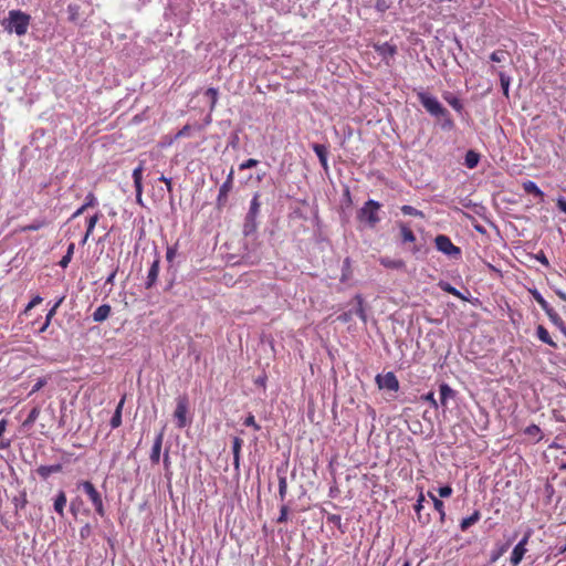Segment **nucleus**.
<instances>
[{
    "mask_svg": "<svg viewBox=\"0 0 566 566\" xmlns=\"http://www.w3.org/2000/svg\"><path fill=\"white\" fill-rule=\"evenodd\" d=\"M30 21V14L21 10H10L8 17L1 22V24L7 32L22 36L28 32Z\"/></svg>",
    "mask_w": 566,
    "mask_h": 566,
    "instance_id": "f257e3e1",
    "label": "nucleus"
},
{
    "mask_svg": "<svg viewBox=\"0 0 566 566\" xmlns=\"http://www.w3.org/2000/svg\"><path fill=\"white\" fill-rule=\"evenodd\" d=\"M381 207L382 205L374 199L367 200L357 211V221L369 229H375L381 220L379 216Z\"/></svg>",
    "mask_w": 566,
    "mask_h": 566,
    "instance_id": "f03ea898",
    "label": "nucleus"
},
{
    "mask_svg": "<svg viewBox=\"0 0 566 566\" xmlns=\"http://www.w3.org/2000/svg\"><path fill=\"white\" fill-rule=\"evenodd\" d=\"M417 98L424 109L432 116L440 117L447 114V108L438 101L437 97L429 95L426 92H418Z\"/></svg>",
    "mask_w": 566,
    "mask_h": 566,
    "instance_id": "7ed1b4c3",
    "label": "nucleus"
},
{
    "mask_svg": "<svg viewBox=\"0 0 566 566\" xmlns=\"http://www.w3.org/2000/svg\"><path fill=\"white\" fill-rule=\"evenodd\" d=\"M78 488H82L92 502L95 512L103 517L105 515L103 499L94 484L91 481H83L78 484Z\"/></svg>",
    "mask_w": 566,
    "mask_h": 566,
    "instance_id": "20e7f679",
    "label": "nucleus"
},
{
    "mask_svg": "<svg viewBox=\"0 0 566 566\" xmlns=\"http://www.w3.org/2000/svg\"><path fill=\"white\" fill-rule=\"evenodd\" d=\"M434 244L439 252L451 256V258H460L461 256V249L457 245H454L451 241V239L446 234H438L434 238Z\"/></svg>",
    "mask_w": 566,
    "mask_h": 566,
    "instance_id": "39448f33",
    "label": "nucleus"
},
{
    "mask_svg": "<svg viewBox=\"0 0 566 566\" xmlns=\"http://www.w3.org/2000/svg\"><path fill=\"white\" fill-rule=\"evenodd\" d=\"M530 537H531V532L525 533L523 538L513 548L511 557H510V563L513 566L520 565V563L523 560V558L527 552L526 545L528 544Z\"/></svg>",
    "mask_w": 566,
    "mask_h": 566,
    "instance_id": "423d86ee",
    "label": "nucleus"
},
{
    "mask_svg": "<svg viewBox=\"0 0 566 566\" xmlns=\"http://www.w3.org/2000/svg\"><path fill=\"white\" fill-rule=\"evenodd\" d=\"M187 411H188V398L186 396L178 397L177 406L174 411V417L177 421V427L182 429L187 426Z\"/></svg>",
    "mask_w": 566,
    "mask_h": 566,
    "instance_id": "0eeeda50",
    "label": "nucleus"
},
{
    "mask_svg": "<svg viewBox=\"0 0 566 566\" xmlns=\"http://www.w3.org/2000/svg\"><path fill=\"white\" fill-rule=\"evenodd\" d=\"M376 382L379 389H388L391 391H397L399 389V381L396 375L391 371L387 373L384 376L377 375Z\"/></svg>",
    "mask_w": 566,
    "mask_h": 566,
    "instance_id": "6e6552de",
    "label": "nucleus"
},
{
    "mask_svg": "<svg viewBox=\"0 0 566 566\" xmlns=\"http://www.w3.org/2000/svg\"><path fill=\"white\" fill-rule=\"evenodd\" d=\"M164 436H165V429H161L154 440V444H153L151 452L149 455V459L153 464H158L160 461V452H161Z\"/></svg>",
    "mask_w": 566,
    "mask_h": 566,
    "instance_id": "1a4fd4ad",
    "label": "nucleus"
},
{
    "mask_svg": "<svg viewBox=\"0 0 566 566\" xmlns=\"http://www.w3.org/2000/svg\"><path fill=\"white\" fill-rule=\"evenodd\" d=\"M159 264H160V258L158 254H156V258L153 261L150 269L148 271L147 277H146V282H145L146 289H151L156 284V282L158 280V274H159Z\"/></svg>",
    "mask_w": 566,
    "mask_h": 566,
    "instance_id": "9d476101",
    "label": "nucleus"
},
{
    "mask_svg": "<svg viewBox=\"0 0 566 566\" xmlns=\"http://www.w3.org/2000/svg\"><path fill=\"white\" fill-rule=\"evenodd\" d=\"M312 149L314 150V153L318 157L321 166L327 172L328 169H329L328 161H327L328 147L326 145H322V144H313L312 145Z\"/></svg>",
    "mask_w": 566,
    "mask_h": 566,
    "instance_id": "9b49d317",
    "label": "nucleus"
},
{
    "mask_svg": "<svg viewBox=\"0 0 566 566\" xmlns=\"http://www.w3.org/2000/svg\"><path fill=\"white\" fill-rule=\"evenodd\" d=\"M233 189V185L229 182H223L219 188V193L217 197V206L219 209L224 208L228 203V196L230 191Z\"/></svg>",
    "mask_w": 566,
    "mask_h": 566,
    "instance_id": "f8f14e48",
    "label": "nucleus"
},
{
    "mask_svg": "<svg viewBox=\"0 0 566 566\" xmlns=\"http://www.w3.org/2000/svg\"><path fill=\"white\" fill-rule=\"evenodd\" d=\"M423 502H424V494L422 492H420L418 499H417V503L415 504V512H416V515H417V521L421 524V525H427L429 524L430 522V515L429 514H422L421 511L423 509Z\"/></svg>",
    "mask_w": 566,
    "mask_h": 566,
    "instance_id": "ddd939ff",
    "label": "nucleus"
},
{
    "mask_svg": "<svg viewBox=\"0 0 566 566\" xmlns=\"http://www.w3.org/2000/svg\"><path fill=\"white\" fill-rule=\"evenodd\" d=\"M523 190L528 193L533 195L534 197L538 198L539 201H544V192L537 187V185L532 180H526L522 184Z\"/></svg>",
    "mask_w": 566,
    "mask_h": 566,
    "instance_id": "4468645a",
    "label": "nucleus"
},
{
    "mask_svg": "<svg viewBox=\"0 0 566 566\" xmlns=\"http://www.w3.org/2000/svg\"><path fill=\"white\" fill-rule=\"evenodd\" d=\"M398 228L402 243H413L416 241V235L407 223L398 222Z\"/></svg>",
    "mask_w": 566,
    "mask_h": 566,
    "instance_id": "2eb2a0df",
    "label": "nucleus"
},
{
    "mask_svg": "<svg viewBox=\"0 0 566 566\" xmlns=\"http://www.w3.org/2000/svg\"><path fill=\"white\" fill-rule=\"evenodd\" d=\"M62 469V464L56 463L51 465H40L36 469V472L43 480H46L51 474L61 472Z\"/></svg>",
    "mask_w": 566,
    "mask_h": 566,
    "instance_id": "dca6fc26",
    "label": "nucleus"
},
{
    "mask_svg": "<svg viewBox=\"0 0 566 566\" xmlns=\"http://www.w3.org/2000/svg\"><path fill=\"white\" fill-rule=\"evenodd\" d=\"M143 171L144 161H140L138 166L133 170V180L136 192H143Z\"/></svg>",
    "mask_w": 566,
    "mask_h": 566,
    "instance_id": "f3484780",
    "label": "nucleus"
},
{
    "mask_svg": "<svg viewBox=\"0 0 566 566\" xmlns=\"http://www.w3.org/2000/svg\"><path fill=\"white\" fill-rule=\"evenodd\" d=\"M243 440L234 437L232 440L233 467L238 470L240 468V455Z\"/></svg>",
    "mask_w": 566,
    "mask_h": 566,
    "instance_id": "a211bd4d",
    "label": "nucleus"
},
{
    "mask_svg": "<svg viewBox=\"0 0 566 566\" xmlns=\"http://www.w3.org/2000/svg\"><path fill=\"white\" fill-rule=\"evenodd\" d=\"M536 335H537L538 339L541 342H543L544 344H547L553 348H557V344L553 340L548 331L543 325L537 326Z\"/></svg>",
    "mask_w": 566,
    "mask_h": 566,
    "instance_id": "6ab92c4d",
    "label": "nucleus"
},
{
    "mask_svg": "<svg viewBox=\"0 0 566 566\" xmlns=\"http://www.w3.org/2000/svg\"><path fill=\"white\" fill-rule=\"evenodd\" d=\"M428 496L432 500L433 507L439 513L440 523L443 524L446 522V510L443 502L430 491L428 492Z\"/></svg>",
    "mask_w": 566,
    "mask_h": 566,
    "instance_id": "aec40b11",
    "label": "nucleus"
},
{
    "mask_svg": "<svg viewBox=\"0 0 566 566\" xmlns=\"http://www.w3.org/2000/svg\"><path fill=\"white\" fill-rule=\"evenodd\" d=\"M102 217L101 212H96L94 216L87 219V227L86 232L84 234V238L82 240V244H85L88 240V238L92 235L94 228L96 223L98 222L99 218Z\"/></svg>",
    "mask_w": 566,
    "mask_h": 566,
    "instance_id": "412c9836",
    "label": "nucleus"
},
{
    "mask_svg": "<svg viewBox=\"0 0 566 566\" xmlns=\"http://www.w3.org/2000/svg\"><path fill=\"white\" fill-rule=\"evenodd\" d=\"M111 311H112V308L108 304L99 305L93 313L94 322L105 321L109 316Z\"/></svg>",
    "mask_w": 566,
    "mask_h": 566,
    "instance_id": "4be33fe9",
    "label": "nucleus"
},
{
    "mask_svg": "<svg viewBox=\"0 0 566 566\" xmlns=\"http://www.w3.org/2000/svg\"><path fill=\"white\" fill-rule=\"evenodd\" d=\"M66 494L64 491H60L54 500V511L61 516H64V507L66 505Z\"/></svg>",
    "mask_w": 566,
    "mask_h": 566,
    "instance_id": "5701e85b",
    "label": "nucleus"
},
{
    "mask_svg": "<svg viewBox=\"0 0 566 566\" xmlns=\"http://www.w3.org/2000/svg\"><path fill=\"white\" fill-rule=\"evenodd\" d=\"M379 262L386 269L399 270L405 266V262L400 259H390L388 256H382L379 259Z\"/></svg>",
    "mask_w": 566,
    "mask_h": 566,
    "instance_id": "b1692460",
    "label": "nucleus"
},
{
    "mask_svg": "<svg viewBox=\"0 0 566 566\" xmlns=\"http://www.w3.org/2000/svg\"><path fill=\"white\" fill-rule=\"evenodd\" d=\"M481 518L480 511L475 510L470 516L463 518L460 524L461 531H467L469 527L474 525Z\"/></svg>",
    "mask_w": 566,
    "mask_h": 566,
    "instance_id": "393cba45",
    "label": "nucleus"
},
{
    "mask_svg": "<svg viewBox=\"0 0 566 566\" xmlns=\"http://www.w3.org/2000/svg\"><path fill=\"white\" fill-rule=\"evenodd\" d=\"M376 51L382 56H394L397 53V48L390 43H382L375 46Z\"/></svg>",
    "mask_w": 566,
    "mask_h": 566,
    "instance_id": "a878e982",
    "label": "nucleus"
},
{
    "mask_svg": "<svg viewBox=\"0 0 566 566\" xmlns=\"http://www.w3.org/2000/svg\"><path fill=\"white\" fill-rule=\"evenodd\" d=\"M8 427V420L1 419L0 420V450L8 449L11 446V440L3 437V433L6 432Z\"/></svg>",
    "mask_w": 566,
    "mask_h": 566,
    "instance_id": "bb28decb",
    "label": "nucleus"
},
{
    "mask_svg": "<svg viewBox=\"0 0 566 566\" xmlns=\"http://www.w3.org/2000/svg\"><path fill=\"white\" fill-rule=\"evenodd\" d=\"M480 161V155L474 150H468L464 158V164L468 168L473 169Z\"/></svg>",
    "mask_w": 566,
    "mask_h": 566,
    "instance_id": "cd10ccee",
    "label": "nucleus"
},
{
    "mask_svg": "<svg viewBox=\"0 0 566 566\" xmlns=\"http://www.w3.org/2000/svg\"><path fill=\"white\" fill-rule=\"evenodd\" d=\"M355 300L357 302V307L355 310V314L364 322H367V314L364 306V298L361 295L357 294L355 296Z\"/></svg>",
    "mask_w": 566,
    "mask_h": 566,
    "instance_id": "c85d7f7f",
    "label": "nucleus"
},
{
    "mask_svg": "<svg viewBox=\"0 0 566 566\" xmlns=\"http://www.w3.org/2000/svg\"><path fill=\"white\" fill-rule=\"evenodd\" d=\"M531 294L545 313L553 308L537 290L531 291Z\"/></svg>",
    "mask_w": 566,
    "mask_h": 566,
    "instance_id": "c756f323",
    "label": "nucleus"
},
{
    "mask_svg": "<svg viewBox=\"0 0 566 566\" xmlns=\"http://www.w3.org/2000/svg\"><path fill=\"white\" fill-rule=\"evenodd\" d=\"M438 285L442 291H444L458 298L465 300V297L455 287H453L450 283L440 281Z\"/></svg>",
    "mask_w": 566,
    "mask_h": 566,
    "instance_id": "7c9ffc66",
    "label": "nucleus"
},
{
    "mask_svg": "<svg viewBox=\"0 0 566 566\" xmlns=\"http://www.w3.org/2000/svg\"><path fill=\"white\" fill-rule=\"evenodd\" d=\"M74 249H75V244L74 243H70L69 247H67L65 255H63V258L59 262V265L61 268H63V269L67 268V265L70 264V262L72 260V256L74 254Z\"/></svg>",
    "mask_w": 566,
    "mask_h": 566,
    "instance_id": "2f4dec72",
    "label": "nucleus"
},
{
    "mask_svg": "<svg viewBox=\"0 0 566 566\" xmlns=\"http://www.w3.org/2000/svg\"><path fill=\"white\" fill-rule=\"evenodd\" d=\"M454 391L448 384H441L440 385V400L441 403L444 406L447 400L453 396Z\"/></svg>",
    "mask_w": 566,
    "mask_h": 566,
    "instance_id": "473e14b6",
    "label": "nucleus"
},
{
    "mask_svg": "<svg viewBox=\"0 0 566 566\" xmlns=\"http://www.w3.org/2000/svg\"><path fill=\"white\" fill-rule=\"evenodd\" d=\"M401 212L405 214V216H412V217H418V218H421L423 219L424 218V213L421 211V210H418L416 209L415 207L412 206H409V205H403L401 208H400Z\"/></svg>",
    "mask_w": 566,
    "mask_h": 566,
    "instance_id": "72a5a7b5",
    "label": "nucleus"
},
{
    "mask_svg": "<svg viewBox=\"0 0 566 566\" xmlns=\"http://www.w3.org/2000/svg\"><path fill=\"white\" fill-rule=\"evenodd\" d=\"M205 95L210 101V111L212 112L216 108V105L218 102V95H219L218 90L214 87H209L208 90H206Z\"/></svg>",
    "mask_w": 566,
    "mask_h": 566,
    "instance_id": "f704fd0d",
    "label": "nucleus"
},
{
    "mask_svg": "<svg viewBox=\"0 0 566 566\" xmlns=\"http://www.w3.org/2000/svg\"><path fill=\"white\" fill-rule=\"evenodd\" d=\"M12 503H13L15 510H23L28 504L27 492L23 491L20 493L19 496H14L12 500Z\"/></svg>",
    "mask_w": 566,
    "mask_h": 566,
    "instance_id": "c9c22d12",
    "label": "nucleus"
},
{
    "mask_svg": "<svg viewBox=\"0 0 566 566\" xmlns=\"http://www.w3.org/2000/svg\"><path fill=\"white\" fill-rule=\"evenodd\" d=\"M80 6L76 3H70L67 6L69 21L77 22L80 18Z\"/></svg>",
    "mask_w": 566,
    "mask_h": 566,
    "instance_id": "e433bc0d",
    "label": "nucleus"
},
{
    "mask_svg": "<svg viewBox=\"0 0 566 566\" xmlns=\"http://www.w3.org/2000/svg\"><path fill=\"white\" fill-rule=\"evenodd\" d=\"M524 433L530 437L536 438V441L542 440L541 428L537 424H530L525 428Z\"/></svg>",
    "mask_w": 566,
    "mask_h": 566,
    "instance_id": "4c0bfd02",
    "label": "nucleus"
},
{
    "mask_svg": "<svg viewBox=\"0 0 566 566\" xmlns=\"http://www.w3.org/2000/svg\"><path fill=\"white\" fill-rule=\"evenodd\" d=\"M546 315L555 326L558 328H564V321L554 308L547 311Z\"/></svg>",
    "mask_w": 566,
    "mask_h": 566,
    "instance_id": "58836bf2",
    "label": "nucleus"
},
{
    "mask_svg": "<svg viewBox=\"0 0 566 566\" xmlns=\"http://www.w3.org/2000/svg\"><path fill=\"white\" fill-rule=\"evenodd\" d=\"M260 195L256 192L252 200H251V205H250V210H249V217L251 218H254L258 213H259V210H260Z\"/></svg>",
    "mask_w": 566,
    "mask_h": 566,
    "instance_id": "ea45409f",
    "label": "nucleus"
},
{
    "mask_svg": "<svg viewBox=\"0 0 566 566\" xmlns=\"http://www.w3.org/2000/svg\"><path fill=\"white\" fill-rule=\"evenodd\" d=\"M39 415H40V408L39 407L32 408L31 411L29 412L27 419L23 421V426L29 427V426L33 424L36 421V419L39 418Z\"/></svg>",
    "mask_w": 566,
    "mask_h": 566,
    "instance_id": "a19ab883",
    "label": "nucleus"
},
{
    "mask_svg": "<svg viewBox=\"0 0 566 566\" xmlns=\"http://www.w3.org/2000/svg\"><path fill=\"white\" fill-rule=\"evenodd\" d=\"M286 493H287L286 476H284V475L279 476V496L282 502L285 500Z\"/></svg>",
    "mask_w": 566,
    "mask_h": 566,
    "instance_id": "79ce46f5",
    "label": "nucleus"
},
{
    "mask_svg": "<svg viewBox=\"0 0 566 566\" xmlns=\"http://www.w3.org/2000/svg\"><path fill=\"white\" fill-rule=\"evenodd\" d=\"M440 117L443 119L441 123V128L443 130H451L454 128V122L450 116V113L447 111L446 115H440Z\"/></svg>",
    "mask_w": 566,
    "mask_h": 566,
    "instance_id": "37998d69",
    "label": "nucleus"
},
{
    "mask_svg": "<svg viewBox=\"0 0 566 566\" xmlns=\"http://www.w3.org/2000/svg\"><path fill=\"white\" fill-rule=\"evenodd\" d=\"M46 226V222L45 221H34L30 224H27L24 227L21 228V231L23 232H27V231H38L42 228H44Z\"/></svg>",
    "mask_w": 566,
    "mask_h": 566,
    "instance_id": "c03bdc74",
    "label": "nucleus"
},
{
    "mask_svg": "<svg viewBox=\"0 0 566 566\" xmlns=\"http://www.w3.org/2000/svg\"><path fill=\"white\" fill-rule=\"evenodd\" d=\"M391 4H392V0H376L375 9L378 12L384 13L391 7Z\"/></svg>",
    "mask_w": 566,
    "mask_h": 566,
    "instance_id": "a18cd8bd",
    "label": "nucleus"
},
{
    "mask_svg": "<svg viewBox=\"0 0 566 566\" xmlns=\"http://www.w3.org/2000/svg\"><path fill=\"white\" fill-rule=\"evenodd\" d=\"M243 424L247 426V427H252L255 431H260L261 430V426L255 421V418L252 413H249L244 421H243Z\"/></svg>",
    "mask_w": 566,
    "mask_h": 566,
    "instance_id": "49530a36",
    "label": "nucleus"
},
{
    "mask_svg": "<svg viewBox=\"0 0 566 566\" xmlns=\"http://www.w3.org/2000/svg\"><path fill=\"white\" fill-rule=\"evenodd\" d=\"M84 208H94L97 205V198L93 192H88L84 200Z\"/></svg>",
    "mask_w": 566,
    "mask_h": 566,
    "instance_id": "de8ad7c7",
    "label": "nucleus"
},
{
    "mask_svg": "<svg viewBox=\"0 0 566 566\" xmlns=\"http://www.w3.org/2000/svg\"><path fill=\"white\" fill-rule=\"evenodd\" d=\"M61 303H62V298H61V300H59V301L54 304V306H53V307L48 312V314H46V316H45L46 325H50V324H51V321H52L53 316L55 315L56 310H57V307L61 305Z\"/></svg>",
    "mask_w": 566,
    "mask_h": 566,
    "instance_id": "09e8293b",
    "label": "nucleus"
},
{
    "mask_svg": "<svg viewBox=\"0 0 566 566\" xmlns=\"http://www.w3.org/2000/svg\"><path fill=\"white\" fill-rule=\"evenodd\" d=\"M109 423L113 429L120 427L122 426V413H119V411H115Z\"/></svg>",
    "mask_w": 566,
    "mask_h": 566,
    "instance_id": "8fccbe9b",
    "label": "nucleus"
},
{
    "mask_svg": "<svg viewBox=\"0 0 566 566\" xmlns=\"http://www.w3.org/2000/svg\"><path fill=\"white\" fill-rule=\"evenodd\" d=\"M500 81H501V86L503 88V93L507 96L509 87H510V78L505 74L501 73Z\"/></svg>",
    "mask_w": 566,
    "mask_h": 566,
    "instance_id": "3c124183",
    "label": "nucleus"
},
{
    "mask_svg": "<svg viewBox=\"0 0 566 566\" xmlns=\"http://www.w3.org/2000/svg\"><path fill=\"white\" fill-rule=\"evenodd\" d=\"M258 164H259V160H256L254 158H250V159L243 161L242 164H240L239 169L240 170L250 169V168L255 167Z\"/></svg>",
    "mask_w": 566,
    "mask_h": 566,
    "instance_id": "603ef678",
    "label": "nucleus"
},
{
    "mask_svg": "<svg viewBox=\"0 0 566 566\" xmlns=\"http://www.w3.org/2000/svg\"><path fill=\"white\" fill-rule=\"evenodd\" d=\"M289 507L287 505H282L280 509V515L277 517V523L287 522Z\"/></svg>",
    "mask_w": 566,
    "mask_h": 566,
    "instance_id": "864d4df0",
    "label": "nucleus"
},
{
    "mask_svg": "<svg viewBox=\"0 0 566 566\" xmlns=\"http://www.w3.org/2000/svg\"><path fill=\"white\" fill-rule=\"evenodd\" d=\"M43 301V298L40 296V295H36L34 296L30 302L29 304L27 305L25 310H24V313H28L31 308H33L34 306L41 304Z\"/></svg>",
    "mask_w": 566,
    "mask_h": 566,
    "instance_id": "5fc2aeb1",
    "label": "nucleus"
},
{
    "mask_svg": "<svg viewBox=\"0 0 566 566\" xmlns=\"http://www.w3.org/2000/svg\"><path fill=\"white\" fill-rule=\"evenodd\" d=\"M452 488L450 485H444L438 489V493L440 497H449L452 494Z\"/></svg>",
    "mask_w": 566,
    "mask_h": 566,
    "instance_id": "6e6d98bb",
    "label": "nucleus"
},
{
    "mask_svg": "<svg viewBox=\"0 0 566 566\" xmlns=\"http://www.w3.org/2000/svg\"><path fill=\"white\" fill-rule=\"evenodd\" d=\"M504 55H505V52L504 51H494L491 55H490V59L491 61L493 62H496V63H500L504 60Z\"/></svg>",
    "mask_w": 566,
    "mask_h": 566,
    "instance_id": "4d7b16f0",
    "label": "nucleus"
},
{
    "mask_svg": "<svg viewBox=\"0 0 566 566\" xmlns=\"http://www.w3.org/2000/svg\"><path fill=\"white\" fill-rule=\"evenodd\" d=\"M448 103H449V105H450L453 109H455V111H458V112H461V111H462V107H463V106H462V103L460 102V99H459V98H457V97H452V98L448 99Z\"/></svg>",
    "mask_w": 566,
    "mask_h": 566,
    "instance_id": "13d9d810",
    "label": "nucleus"
},
{
    "mask_svg": "<svg viewBox=\"0 0 566 566\" xmlns=\"http://www.w3.org/2000/svg\"><path fill=\"white\" fill-rule=\"evenodd\" d=\"M353 314V311L344 312L337 317V319L340 321L342 323H348L352 321Z\"/></svg>",
    "mask_w": 566,
    "mask_h": 566,
    "instance_id": "bf43d9fd",
    "label": "nucleus"
},
{
    "mask_svg": "<svg viewBox=\"0 0 566 566\" xmlns=\"http://www.w3.org/2000/svg\"><path fill=\"white\" fill-rule=\"evenodd\" d=\"M176 253H177V247H176V245L168 247V248H167V252H166L167 261H168V262H172V260H174V259H175V256H176Z\"/></svg>",
    "mask_w": 566,
    "mask_h": 566,
    "instance_id": "052dcab7",
    "label": "nucleus"
},
{
    "mask_svg": "<svg viewBox=\"0 0 566 566\" xmlns=\"http://www.w3.org/2000/svg\"><path fill=\"white\" fill-rule=\"evenodd\" d=\"M159 181H163L165 184V186L167 187V191L169 193L172 192V182H171V179L170 178H167L165 177L164 175L159 177Z\"/></svg>",
    "mask_w": 566,
    "mask_h": 566,
    "instance_id": "680f3d73",
    "label": "nucleus"
},
{
    "mask_svg": "<svg viewBox=\"0 0 566 566\" xmlns=\"http://www.w3.org/2000/svg\"><path fill=\"white\" fill-rule=\"evenodd\" d=\"M557 208L566 214V199L563 197H559L556 201Z\"/></svg>",
    "mask_w": 566,
    "mask_h": 566,
    "instance_id": "e2e57ef3",
    "label": "nucleus"
},
{
    "mask_svg": "<svg viewBox=\"0 0 566 566\" xmlns=\"http://www.w3.org/2000/svg\"><path fill=\"white\" fill-rule=\"evenodd\" d=\"M44 385H45V379H43V378L38 379V381L34 384L30 394H34V392L39 391Z\"/></svg>",
    "mask_w": 566,
    "mask_h": 566,
    "instance_id": "0e129e2a",
    "label": "nucleus"
},
{
    "mask_svg": "<svg viewBox=\"0 0 566 566\" xmlns=\"http://www.w3.org/2000/svg\"><path fill=\"white\" fill-rule=\"evenodd\" d=\"M190 129V126L189 125H186L184 126L175 136L176 139H179L184 136H187L188 135V132Z\"/></svg>",
    "mask_w": 566,
    "mask_h": 566,
    "instance_id": "69168bd1",
    "label": "nucleus"
},
{
    "mask_svg": "<svg viewBox=\"0 0 566 566\" xmlns=\"http://www.w3.org/2000/svg\"><path fill=\"white\" fill-rule=\"evenodd\" d=\"M423 398L424 400L429 401L434 408L438 407L433 392H428Z\"/></svg>",
    "mask_w": 566,
    "mask_h": 566,
    "instance_id": "338daca9",
    "label": "nucleus"
},
{
    "mask_svg": "<svg viewBox=\"0 0 566 566\" xmlns=\"http://www.w3.org/2000/svg\"><path fill=\"white\" fill-rule=\"evenodd\" d=\"M536 259L545 266H548L549 265V262L547 260V258L545 256V254L543 252H541Z\"/></svg>",
    "mask_w": 566,
    "mask_h": 566,
    "instance_id": "774afa93",
    "label": "nucleus"
}]
</instances>
